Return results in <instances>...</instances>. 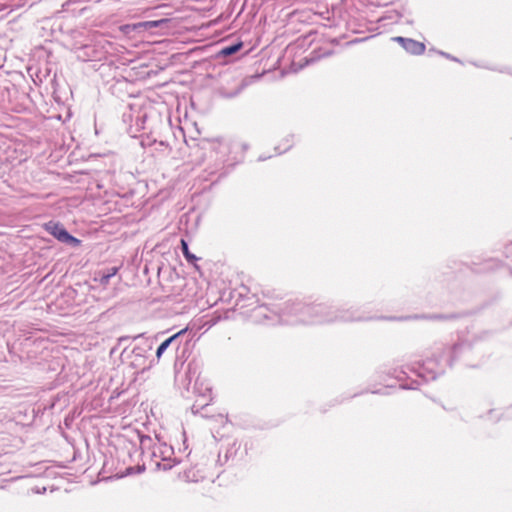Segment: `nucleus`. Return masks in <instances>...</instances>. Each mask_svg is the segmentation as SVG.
Listing matches in <instances>:
<instances>
[{
  "label": "nucleus",
  "mask_w": 512,
  "mask_h": 512,
  "mask_svg": "<svg viewBox=\"0 0 512 512\" xmlns=\"http://www.w3.org/2000/svg\"><path fill=\"white\" fill-rule=\"evenodd\" d=\"M44 228L60 242L70 243L74 246L80 244V240L71 236L60 223L50 221L44 225Z\"/></svg>",
  "instance_id": "obj_1"
},
{
  "label": "nucleus",
  "mask_w": 512,
  "mask_h": 512,
  "mask_svg": "<svg viewBox=\"0 0 512 512\" xmlns=\"http://www.w3.org/2000/svg\"><path fill=\"white\" fill-rule=\"evenodd\" d=\"M396 40L402 43L405 50L412 54H422L425 51V46L423 43L412 39H405L403 37H397Z\"/></svg>",
  "instance_id": "obj_2"
},
{
  "label": "nucleus",
  "mask_w": 512,
  "mask_h": 512,
  "mask_svg": "<svg viewBox=\"0 0 512 512\" xmlns=\"http://www.w3.org/2000/svg\"><path fill=\"white\" fill-rule=\"evenodd\" d=\"M188 330V328H184L182 330H180L179 332H177L176 334H174L173 336H171L170 338L166 339L164 342H162L159 347L157 348V351H156V357L157 358H160L162 356V354L165 352V350L169 347V345L176 339L178 338L179 336L183 335L184 333H186Z\"/></svg>",
  "instance_id": "obj_3"
},
{
  "label": "nucleus",
  "mask_w": 512,
  "mask_h": 512,
  "mask_svg": "<svg viewBox=\"0 0 512 512\" xmlns=\"http://www.w3.org/2000/svg\"><path fill=\"white\" fill-rule=\"evenodd\" d=\"M166 22H167L166 19L145 21V22H140V23L134 24L133 28L134 29H138V28L152 29V28L159 27L161 24L166 23Z\"/></svg>",
  "instance_id": "obj_4"
},
{
  "label": "nucleus",
  "mask_w": 512,
  "mask_h": 512,
  "mask_svg": "<svg viewBox=\"0 0 512 512\" xmlns=\"http://www.w3.org/2000/svg\"><path fill=\"white\" fill-rule=\"evenodd\" d=\"M241 47H242L241 42L227 46L221 50V54L224 56L232 55V54L236 53L237 51H239Z\"/></svg>",
  "instance_id": "obj_5"
},
{
  "label": "nucleus",
  "mask_w": 512,
  "mask_h": 512,
  "mask_svg": "<svg viewBox=\"0 0 512 512\" xmlns=\"http://www.w3.org/2000/svg\"><path fill=\"white\" fill-rule=\"evenodd\" d=\"M181 246H182V251H183V254L184 256L188 259V260H193V259H196L194 255H192L189 250H188V244L185 240H181Z\"/></svg>",
  "instance_id": "obj_6"
},
{
  "label": "nucleus",
  "mask_w": 512,
  "mask_h": 512,
  "mask_svg": "<svg viewBox=\"0 0 512 512\" xmlns=\"http://www.w3.org/2000/svg\"><path fill=\"white\" fill-rule=\"evenodd\" d=\"M110 277H111V275H109V274H108V275H106V276H104V277L102 278V281L106 283V282H108V280H109V278H110Z\"/></svg>",
  "instance_id": "obj_7"
},
{
  "label": "nucleus",
  "mask_w": 512,
  "mask_h": 512,
  "mask_svg": "<svg viewBox=\"0 0 512 512\" xmlns=\"http://www.w3.org/2000/svg\"><path fill=\"white\" fill-rule=\"evenodd\" d=\"M117 272V268H113L112 271H110V274L111 276L115 275Z\"/></svg>",
  "instance_id": "obj_8"
}]
</instances>
